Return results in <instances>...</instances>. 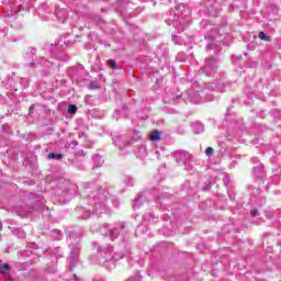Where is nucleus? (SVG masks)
Listing matches in <instances>:
<instances>
[{
	"mask_svg": "<svg viewBox=\"0 0 281 281\" xmlns=\"http://www.w3.org/2000/svg\"><path fill=\"white\" fill-rule=\"evenodd\" d=\"M93 249H95L97 254H92L89 256V261L92 265H99V267H105L106 269H115L116 260H122L124 256H128L131 250L124 246V251H115L113 254V246L110 244L100 245L98 243H92Z\"/></svg>",
	"mask_w": 281,
	"mask_h": 281,
	"instance_id": "1",
	"label": "nucleus"
},
{
	"mask_svg": "<svg viewBox=\"0 0 281 281\" xmlns=\"http://www.w3.org/2000/svg\"><path fill=\"white\" fill-rule=\"evenodd\" d=\"M214 89H216L214 83H204L200 90H196V85H194L186 92V95L189 102L192 104H199L201 100H204L205 102H212V100H214V94H212Z\"/></svg>",
	"mask_w": 281,
	"mask_h": 281,
	"instance_id": "2",
	"label": "nucleus"
},
{
	"mask_svg": "<svg viewBox=\"0 0 281 281\" xmlns=\"http://www.w3.org/2000/svg\"><path fill=\"white\" fill-rule=\"evenodd\" d=\"M98 232L102 236H109L110 240H116L120 235L123 243H127L128 240V228L124 222L115 223L114 227H111L109 224H102L98 228Z\"/></svg>",
	"mask_w": 281,
	"mask_h": 281,
	"instance_id": "3",
	"label": "nucleus"
},
{
	"mask_svg": "<svg viewBox=\"0 0 281 281\" xmlns=\"http://www.w3.org/2000/svg\"><path fill=\"white\" fill-rule=\"evenodd\" d=\"M89 205H93L92 214H97V216H100V214H104V212H108L109 209H106V201H109V191L104 189H99L97 194H94L92 198H87Z\"/></svg>",
	"mask_w": 281,
	"mask_h": 281,
	"instance_id": "4",
	"label": "nucleus"
},
{
	"mask_svg": "<svg viewBox=\"0 0 281 281\" xmlns=\"http://www.w3.org/2000/svg\"><path fill=\"white\" fill-rule=\"evenodd\" d=\"M67 244L70 249L69 262H70V271H74V267L80 262V234L70 233L67 237Z\"/></svg>",
	"mask_w": 281,
	"mask_h": 281,
	"instance_id": "5",
	"label": "nucleus"
},
{
	"mask_svg": "<svg viewBox=\"0 0 281 281\" xmlns=\"http://www.w3.org/2000/svg\"><path fill=\"white\" fill-rule=\"evenodd\" d=\"M205 76H215L218 71V60L213 56L207 57L204 61V66L200 69Z\"/></svg>",
	"mask_w": 281,
	"mask_h": 281,
	"instance_id": "6",
	"label": "nucleus"
},
{
	"mask_svg": "<svg viewBox=\"0 0 281 281\" xmlns=\"http://www.w3.org/2000/svg\"><path fill=\"white\" fill-rule=\"evenodd\" d=\"M173 157L177 161V164H187L190 161V158L192 157L190 155V153L186 151V150H178L175 151Z\"/></svg>",
	"mask_w": 281,
	"mask_h": 281,
	"instance_id": "7",
	"label": "nucleus"
},
{
	"mask_svg": "<svg viewBox=\"0 0 281 281\" xmlns=\"http://www.w3.org/2000/svg\"><path fill=\"white\" fill-rule=\"evenodd\" d=\"M52 55L57 58V60H67V55L60 52V41L58 40L54 46H52Z\"/></svg>",
	"mask_w": 281,
	"mask_h": 281,
	"instance_id": "8",
	"label": "nucleus"
},
{
	"mask_svg": "<svg viewBox=\"0 0 281 281\" xmlns=\"http://www.w3.org/2000/svg\"><path fill=\"white\" fill-rule=\"evenodd\" d=\"M166 23H167V25H173V27H178L179 32H183V29H180L181 21H179V13L169 15V18L166 19Z\"/></svg>",
	"mask_w": 281,
	"mask_h": 281,
	"instance_id": "9",
	"label": "nucleus"
},
{
	"mask_svg": "<svg viewBox=\"0 0 281 281\" xmlns=\"http://www.w3.org/2000/svg\"><path fill=\"white\" fill-rule=\"evenodd\" d=\"M113 120H120L121 117H128V108L123 105L122 109L114 110L112 114Z\"/></svg>",
	"mask_w": 281,
	"mask_h": 281,
	"instance_id": "10",
	"label": "nucleus"
},
{
	"mask_svg": "<svg viewBox=\"0 0 281 281\" xmlns=\"http://www.w3.org/2000/svg\"><path fill=\"white\" fill-rule=\"evenodd\" d=\"M179 98H181V94L175 95V90H172L171 92L166 93V97L164 98V102L166 104H175V102H177V100H179Z\"/></svg>",
	"mask_w": 281,
	"mask_h": 281,
	"instance_id": "11",
	"label": "nucleus"
},
{
	"mask_svg": "<svg viewBox=\"0 0 281 281\" xmlns=\"http://www.w3.org/2000/svg\"><path fill=\"white\" fill-rule=\"evenodd\" d=\"M113 142H114V146H116L120 150H122V148H125L131 144L130 142L125 143L124 138L121 135L114 136Z\"/></svg>",
	"mask_w": 281,
	"mask_h": 281,
	"instance_id": "12",
	"label": "nucleus"
},
{
	"mask_svg": "<svg viewBox=\"0 0 281 281\" xmlns=\"http://www.w3.org/2000/svg\"><path fill=\"white\" fill-rule=\"evenodd\" d=\"M14 212L18 214V216L25 218V216L32 212V209L30 206H19L14 209Z\"/></svg>",
	"mask_w": 281,
	"mask_h": 281,
	"instance_id": "13",
	"label": "nucleus"
},
{
	"mask_svg": "<svg viewBox=\"0 0 281 281\" xmlns=\"http://www.w3.org/2000/svg\"><path fill=\"white\" fill-rule=\"evenodd\" d=\"M146 202V194L139 193L133 203V209L137 210L138 207H142V203Z\"/></svg>",
	"mask_w": 281,
	"mask_h": 281,
	"instance_id": "14",
	"label": "nucleus"
},
{
	"mask_svg": "<svg viewBox=\"0 0 281 281\" xmlns=\"http://www.w3.org/2000/svg\"><path fill=\"white\" fill-rule=\"evenodd\" d=\"M56 16L60 23H65V21H67V19H69V15L67 14V11H65V10L57 11Z\"/></svg>",
	"mask_w": 281,
	"mask_h": 281,
	"instance_id": "15",
	"label": "nucleus"
},
{
	"mask_svg": "<svg viewBox=\"0 0 281 281\" xmlns=\"http://www.w3.org/2000/svg\"><path fill=\"white\" fill-rule=\"evenodd\" d=\"M193 131H194L195 135H201V133H203V131H205V125H203V123H201V122H195L193 124Z\"/></svg>",
	"mask_w": 281,
	"mask_h": 281,
	"instance_id": "16",
	"label": "nucleus"
},
{
	"mask_svg": "<svg viewBox=\"0 0 281 281\" xmlns=\"http://www.w3.org/2000/svg\"><path fill=\"white\" fill-rule=\"evenodd\" d=\"M149 137H150L151 142H159V139H161V132L154 131L150 133Z\"/></svg>",
	"mask_w": 281,
	"mask_h": 281,
	"instance_id": "17",
	"label": "nucleus"
},
{
	"mask_svg": "<svg viewBox=\"0 0 281 281\" xmlns=\"http://www.w3.org/2000/svg\"><path fill=\"white\" fill-rule=\"evenodd\" d=\"M93 161H94L95 166H99V167L104 165V159L100 155H95L93 157Z\"/></svg>",
	"mask_w": 281,
	"mask_h": 281,
	"instance_id": "18",
	"label": "nucleus"
},
{
	"mask_svg": "<svg viewBox=\"0 0 281 281\" xmlns=\"http://www.w3.org/2000/svg\"><path fill=\"white\" fill-rule=\"evenodd\" d=\"M254 170H255V175H262V172H265V165L259 164L254 167Z\"/></svg>",
	"mask_w": 281,
	"mask_h": 281,
	"instance_id": "19",
	"label": "nucleus"
},
{
	"mask_svg": "<svg viewBox=\"0 0 281 281\" xmlns=\"http://www.w3.org/2000/svg\"><path fill=\"white\" fill-rule=\"evenodd\" d=\"M37 65L49 67V65H54V63L45 60V58H43V57H40V60L37 61Z\"/></svg>",
	"mask_w": 281,
	"mask_h": 281,
	"instance_id": "20",
	"label": "nucleus"
},
{
	"mask_svg": "<svg viewBox=\"0 0 281 281\" xmlns=\"http://www.w3.org/2000/svg\"><path fill=\"white\" fill-rule=\"evenodd\" d=\"M259 38H260V41H266V43H270V41H271V36L266 35L265 32L259 33Z\"/></svg>",
	"mask_w": 281,
	"mask_h": 281,
	"instance_id": "21",
	"label": "nucleus"
},
{
	"mask_svg": "<svg viewBox=\"0 0 281 281\" xmlns=\"http://www.w3.org/2000/svg\"><path fill=\"white\" fill-rule=\"evenodd\" d=\"M124 183H125V186H126L127 188H133V178L126 176V177L124 178Z\"/></svg>",
	"mask_w": 281,
	"mask_h": 281,
	"instance_id": "22",
	"label": "nucleus"
},
{
	"mask_svg": "<svg viewBox=\"0 0 281 281\" xmlns=\"http://www.w3.org/2000/svg\"><path fill=\"white\" fill-rule=\"evenodd\" d=\"M77 111H78V106H76V104H70V105L68 106V113H69L70 115L76 114Z\"/></svg>",
	"mask_w": 281,
	"mask_h": 281,
	"instance_id": "23",
	"label": "nucleus"
},
{
	"mask_svg": "<svg viewBox=\"0 0 281 281\" xmlns=\"http://www.w3.org/2000/svg\"><path fill=\"white\" fill-rule=\"evenodd\" d=\"M10 269V265L4 263L3 266H1V260H0V273L1 276H3V273H5V271H8Z\"/></svg>",
	"mask_w": 281,
	"mask_h": 281,
	"instance_id": "24",
	"label": "nucleus"
},
{
	"mask_svg": "<svg viewBox=\"0 0 281 281\" xmlns=\"http://www.w3.org/2000/svg\"><path fill=\"white\" fill-rule=\"evenodd\" d=\"M48 159L60 160V159H63V154H54V153H52V154L48 155Z\"/></svg>",
	"mask_w": 281,
	"mask_h": 281,
	"instance_id": "25",
	"label": "nucleus"
},
{
	"mask_svg": "<svg viewBox=\"0 0 281 281\" xmlns=\"http://www.w3.org/2000/svg\"><path fill=\"white\" fill-rule=\"evenodd\" d=\"M108 65L111 69H117V61L115 59L108 60Z\"/></svg>",
	"mask_w": 281,
	"mask_h": 281,
	"instance_id": "26",
	"label": "nucleus"
},
{
	"mask_svg": "<svg viewBox=\"0 0 281 281\" xmlns=\"http://www.w3.org/2000/svg\"><path fill=\"white\" fill-rule=\"evenodd\" d=\"M53 256H55V258H63V250L60 248L55 249Z\"/></svg>",
	"mask_w": 281,
	"mask_h": 281,
	"instance_id": "27",
	"label": "nucleus"
},
{
	"mask_svg": "<svg viewBox=\"0 0 281 281\" xmlns=\"http://www.w3.org/2000/svg\"><path fill=\"white\" fill-rule=\"evenodd\" d=\"M91 214H92L91 209H88L87 211L83 212V214L81 215V218L87 221V218H89V216H91Z\"/></svg>",
	"mask_w": 281,
	"mask_h": 281,
	"instance_id": "28",
	"label": "nucleus"
},
{
	"mask_svg": "<svg viewBox=\"0 0 281 281\" xmlns=\"http://www.w3.org/2000/svg\"><path fill=\"white\" fill-rule=\"evenodd\" d=\"M76 146H78V143H77V140H72L71 143H67L66 145H65V148H76Z\"/></svg>",
	"mask_w": 281,
	"mask_h": 281,
	"instance_id": "29",
	"label": "nucleus"
},
{
	"mask_svg": "<svg viewBox=\"0 0 281 281\" xmlns=\"http://www.w3.org/2000/svg\"><path fill=\"white\" fill-rule=\"evenodd\" d=\"M205 155L206 157H212V155H214V148L207 147L205 150Z\"/></svg>",
	"mask_w": 281,
	"mask_h": 281,
	"instance_id": "30",
	"label": "nucleus"
},
{
	"mask_svg": "<svg viewBox=\"0 0 281 281\" xmlns=\"http://www.w3.org/2000/svg\"><path fill=\"white\" fill-rule=\"evenodd\" d=\"M176 10H177L178 14H179V11L183 12V10H186V4L180 3V4L176 5Z\"/></svg>",
	"mask_w": 281,
	"mask_h": 281,
	"instance_id": "31",
	"label": "nucleus"
},
{
	"mask_svg": "<svg viewBox=\"0 0 281 281\" xmlns=\"http://www.w3.org/2000/svg\"><path fill=\"white\" fill-rule=\"evenodd\" d=\"M89 89H100V86H98V82L91 81L89 85Z\"/></svg>",
	"mask_w": 281,
	"mask_h": 281,
	"instance_id": "32",
	"label": "nucleus"
},
{
	"mask_svg": "<svg viewBox=\"0 0 281 281\" xmlns=\"http://www.w3.org/2000/svg\"><path fill=\"white\" fill-rule=\"evenodd\" d=\"M250 215L254 217L256 216H259L260 215V211H258V209H254L251 212H250Z\"/></svg>",
	"mask_w": 281,
	"mask_h": 281,
	"instance_id": "33",
	"label": "nucleus"
},
{
	"mask_svg": "<svg viewBox=\"0 0 281 281\" xmlns=\"http://www.w3.org/2000/svg\"><path fill=\"white\" fill-rule=\"evenodd\" d=\"M88 188H86V194H89L91 192L90 190H93V183H88Z\"/></svg>",
	"mask_w": 281,
	"mask_h": 281,
	"instance_id": "34",
	"label": "nucleus"
},
{
	"mask_svg": "<svg viewBox=\"0 0 281 281\" xmlns=\"http://www.w3.org/2000/svg\"><path fill=\"white\" fill-rule=\"evenodd\" d=\"M184 169L188 171V172H192V166L190 164H184Z\"/></svg>",
	"mask_w": 281,
	"mask_h": 281,
	"instance_id": "35",
	"label": "nucleus"
},
{
	"mask_svg": "<svg viewBox=\"0 0 281 281\" xmlns=\"http://www.w3.org/2000/svg\"><path fill=\"white\" fill-rule=\"evenodd\" d=\"M55 234H57L59 240L63 238V233H60V231L55 229Z\"/></svg>",
	"mask_w": 281,
	"mask_h": 281,
	"instance_id": "36",
	"label": "nucleus"
},
{
	"mask_svg": "<svg viewBox=\"0 0 281 281\" xmlns=\"http://www.w3.org/2000/svg\"><path fill=\"white\" fill-rule=\"evenodd\" d=\"M71 190H74V194H76V190H78V187L76 184H70Z\"/></svg>",
	"mask_w": 281,
	"mask_h": 281,
	"instance_id": "37",
	"label": "nucleus"
},
{
	"mask_svg": "<svg viewBox=\"0 0 281 281\" xmlns=\"http://www.w3.org/2000/svg\"><path fill=\"white\" fill-rule=\"evenodd\" d=\"M112 203H113V205H115L116 207L120 206V201H117V200H112Z\"/></svg>",
	"mask_w": 281,
	"mask_h": 281,
	"instance_id": "38",
	"label": "nucleus"
},
{
	"mask_svg": "<svg viewBox=\"0 0 281 281\" xmlns=\"http://www.w3.org/2000/svg\"><path fill=\"white\" fill-rule=\"evenodd\" d=\"M29 113L32 115V113H34V104H32L29 109Z\"/></svg>",
	"mask_w": 281,
	"mask_h": 281,
	"instance_id": "39",
	"label": "nucleus"
},
{
	"mask_svg": "<svg viewBox=\"0 0 281 281\" xmlns=\"http://www.w3.org/2000/svg\"><path fill=\"white\" fill-rule=\"evenodd\" d=\"M144 228H146V226H143V225L137 226V232H143V231H144Z\"/></svg>",
	"mask_w": 281,
	"mask_h": 281,
	"instance_id": "40",
	"label": "nucleus"
},
{
	"mask_svg": "<svg viewBox=\"0 0 281 281\" xmlns=\"http://www.w3.org/2000/svg\"><path fill=\"white\" fill-rule=\"evenodd\" d=\"M30 67H31L32 69H34V67H36V63L31 61V63H30Z\"/></svg>",
	"mask_w": 281,
	"mask_h": 281,
	"instance_id": "41",
	"label": "nucleus"
},
{
	"mask_svg": "<svg viewBox=\"0 0 281 281\" xmlns=\"http://www.w3.org/2000/svg\"><path fill=\"white\" fill-rule=\"evenodd\" d=\"M207 38H209V41H214L215 37H214V35H209Z\"/></svg>",
	"mask_w": 281,
	"mask_h": 281,
	"instance_id": "42",
	"label": "nucleus"
},
{
	"mask_svg": "<svg viewBox=\"0 0 281 281\" xmlns=\"http://www.w3.org/2000/svg\"><path fill=\"white\" fill-rule=\"evenodd\" d=\"M147 218L150 221V218H155V215L148 214V215H147Z\"/></svg>",
	"mask_w": 281,
	"mask_h": 281,
	"instance_id": "43",
	"label": "nucleus"
},
{
	"mask_svg": "<svg viewBox=\"0 0 281 281\" xmlns=\"http://www.w3.org/2000/svg\"><path fill=\"white\" fill-rule=\"evenodd\" d=\"M204 192H207V190H210V187H203L202 189Z\"/></svg>",
	"mask_w": 281,
	"mask_h": 281,
	"instance_id": "44",
	"label": "nucleus"
},
{
	"mask_svg": "<svg viewBox=\"0 0 281 281\" xmlns=\"http://www.w3.org/2000/svg\"><path fill=\"white\" fill-rule=\"evenodd\" d=\"M211 16H216V12L210 11Z\"/></svg>",
	"mask_w": 281,
	"mask_h": 281,
	"instance_id": "45",
	"label": "nucleus"
},
{
	"mask_svg": "<svg viewBox=\"0 0 281 281\" xmlns=\"http://www.w3.org/2000/svg\"><path fill=\"white\" fill-rule=\"evenodd\" d=\"M229 11L231 12L234 11V5L233 4L229 5Z\"/></svg>",
	"mask_w": 281,
	"mask_h": 281,
	"instance_id": "46",
	"label": "nucleus"
},
{
	"mask_svg": "<svg viewBox=\"0 0 281 281\" xmlns=\"http://www.w3.org/2000/svg\"><path fill=\"white\" fill-rule=\"evenodd\" d=\"M80 210H82V206H77L76 211L80 212Z\"/></svg>",
	"mask_w": 281,
	"mask_h": 281,
	"instance_id": "47",
	"label": "nucleus"
},
{
	"mask_svg": "<svg viewBox=\"0 0 281 281\" xmlns=\"http://www.w3.org/2000/svg\"><path fill=\"white\" fill-rule=\"evenodd\" d=\"M8 280L12 281V276L8 274Z\"/></svg>",
	"mask_w": 281,
	"mask_h": 281,
	"instance_id": "48",
	"label": "nucleus"
},
{
	"mask_svg": "<svg viewBox=\"0 0 281 281\" xmlns=\"http://www.w3.org/2000/svg\"><path fill=\"white\" fill-rule=\"evenodd\" d=\"M217 5H218V3L215 2V3L213 4V8H216Z\"/></svg>",
	"mask_w": 281,
	"mask_h": 281,
	"instance_id": "49",
	"label": "nucleus"
},
{
	"mask_svg": "<svg viewBox=\"0 0 281 281\" xmlns=\"http://www.w3.org/2000/svg\"><path fill=\"white\" fill-rule=\"evenodd\" d=\"M34 52H35L34 48H32V49H31V53L33 54V56H34Z\"/></svg>",
	"mask_w": 281,
	"mask_h": 281,
	"instance_id": "50",
	"label": "nucleus"
},
{
	"mask_svg": "<svg viewBox=\"0 0 281 281\" xmlns=\"http://www.w3.org/2000/svg\"><path fill=\"white\" fill-rule=\"evenodd\" d=\"M101 12H106V9H101Z\"/></svg>",
	"mask_w": 281,
	"mask_h": 281,
	"instance_id": "51",
	"label": "nucleus"
},
{
	"mask_svg": "<svg viewBox=\"0 0 281 281\" xmlns=\"http://www.w3.org/2000/svg\"><path fill=\"white\" fill-rule=\"evenodd\" d=\"M254 161H258V158H254Z\"/></svg>",
	"mask_w": 281,
	"mask_h": 281,
	"instance_id": "52",
	"label": "nucleus"
}]
</instances>
